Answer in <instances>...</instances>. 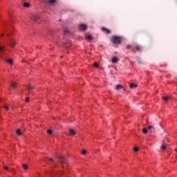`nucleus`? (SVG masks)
Returning a JSON list of instances; mask_svg holds the SVG:
<instances>
[{
    "label": "nucleus",
    "instance_id": "nucleus-1",
    "mask_svg": "<svg viewBox=\"0 0 177 177\" xmlns=\"http://www.w3.org/2000/svg\"><path fill=\"white\" fill-rule=\"evenodd\" d=\"M111 41L112 44H120L122 42V38L121 36H112Z\"/></svg>",
    "mask_w": 177,
    "mask_h": 177
},
{
    "label": "nucleus",
    "instance_id": "nucleus-2",
    "mask_svg": "<svg viewBox=\"0 0 177 177\" xmlns=\"http://www.w3.org/2000/svg\"><path fill=\"white\" fill-rule=\"evenodd\" d=\"M57 2V0H48L47 1H45V5H50L51 6H53Z\"/></svg>",
    "mask_w": 177,
    "mask_h": 177
},
{
    "label": "nucleus",
    "instance_id": "nucleus-3",
    "mask_svg": "<svg viewBox=\"0 0 177 177\" xmlns=\"http://www.w3.org/2000/svg\"><path fill=\"white\" fill-rule=\"evenodd\" d=\"M171 97H172V95H165L162 97V100L167 103L169 100H171Z\"/></svg>",
    "mask_w": 177,
    "mask_h": 177
},
{
    "label": "nucleus",
    "instance_id": "nucleus-4",
    "mask_svg": "<svg viewBox=\"0 0 177 177\" xmlns=\"http://www.w3.org/2000/svg\"><path fill=\"white\" fill-rule=\"evenodd\" d=\"M59 161L61 162L62 165H63V164L67 162V159L64 158V156H59Z\"/></svg>",
    "mask_w": 177,
    "mask_h": 177
},
{
    "label": "nucleus",
    "instance_id": "nucleus-5",
    "mask_svg": "<svg viewBox=\"0 0 177 177\" xmlns=\"http://www.w3.org/2000/svg\"><path fill=\"white\" fill-rule=\"evenodd\" d=\"M79 28L80 30H82L83 31H85V30H86V28H88V26L85 24H80L79 26Z\"/></svg>",
    "mask_w": 177,
    "mask_h": 177
},
{
    "label": "nucleus",
    "instance_id": "nucleus-6",
    "mask_svg": "<svg viewBox=\"0 0 177 177\" xmlns=\"http://www.w3.org/2000/svg\"><path fill=\"white\" fill-rule=\"evenodd\" d=\"M9 45L10 46H15L16 45V41L13 39H9Z\"/></svg>",
    "mask_w": 177,
    "mask_h": 177
},
{
    "label": "nucleus",
    "instance_id": "nucleus-7",
    "mask_svg": "<svg viewBox=\"0 0 177 177\" xmlns=\"http://www.w3.org/2000/svg\"><path fill=\"white\" fill-rule=\"evenodd\" d=\"M76 132L75 131V130L74 129H69V135H70V136H75V135H76Z\"/></svg>",
    "mask_w": 177,
    "mask_h": 177
},
{
    "label": "nucleus",
    "instance_id": "nucleus-8",
    "mask_svg": "<svg viewBox=\"0 0 177 177\" xmlns=\"http://www.w3.org/2000/svg\"><path fill=\"white\" fill-rule=\"evenodd\" d=\"M102 31H105L106 34H111V30L110 29H107L106 28H102Z\"/></svg>",
    "mask_w": 177,
    "mask_h": 177
},
{
    "label": "nucleus",
    "instance_id": "nucleus-9",
    "mask_svg": "<svg viewBox=\"0 0 177 177\" xmlns=\"http://www.w3.org/2000/svg\"><path fill=\"white\" fill-rule=\"evenodd\" d=\"M131 89H134V88H138V84H135L133 83H131L129 85Z\"/></svg>",
    "mask_w": 177,
    "mask_h": 177
},
{
    "label": "nucleus",
    "instance_id": "nucleus-10",
    "mask_svg": "<svg viewBox=\"0 0 177 177\" xmlns=\"http://www.w3.org/2000/svg\"><path fill=\"white\" fill-rule=\"evenodd\" d=\"M116 91H120V89H124V86L122 85L118 84L115 87Z\"/></svg>",
    "mask_w": 177,
    "mask_h": 177
},
{
    "label": "nucleus",
    "instance_id": "nucleus-11",
    "mask_svg": "<svg viewBox=\"0 0 177 177\" xmlns=\"http://www.w3.org/2000/svg\"><path fill=\"white\" fill-rule=\"evenodd\" d=\"M32 89H34V87H32L31 84L27 86V90L28 91V92H31Z\"/></svg>",
    "mask_w": 177,
    "mask_h": 177
},
{
    "label": "nucleus",
    "instance_id": "nucleus-12",
    "mask_svg": "<svg viewBox=\"0 0 177 177\" xmlns=\"http://www.w3.org/2000/svg\"><path fill=\"white\" fill-rule=\"evenodd\" d=\"M31 20H33V21H38V17H37V15H32Z\"/></svg>",
    "mask_w": 177,
    "mask_h": 177
},
{
    "label": "nucleus",
    "instance_id": "nucleus-13",
    "mask_svg": "<svg viewBox=\"0 0 177 177\" xmlns=\"http://www.w3.org/2000/svg\"><path fill=\"white\" fill-rule=\"evenodd\" d=\"M136 60L138 63V64H142V59H140V57H136Z\"/></svg>",
    "mask_w": 177,
    "mask_h": 177
},
{
    "label": "nucleus",
    "instance_id": "nucleus-14",
    "mask_svg": "<svg viewBox=\"0 0 177 177\" xmlns=\"http://www.w3.org/2000/svg\"><path fill=\"white\" fill-rule=\"evenodd\" d=\"M118 57H113L112 58V63H118Z\"/></svg>",
    "mask_w": 177,
    "mask_h": 177
},
{
    "label": "nucleus",
    "instance_id": "nucleus-15",
    "mask_svg": "<svg viewBox=\"0 0 177 177\" xmlns=\"http://www.w3.org/2000/svg\"><path fill=\"white\" fill-rule=\"evenodd\" d=\"M169 145H163L161 147L162 150H166V149H168Z\"/></svg>",
    "mask_w": 177,
    "mask_h": 177
},
{
    "label": "nucleus",
    "instance_id": "nucleus-16",
    "mask_svg": "<svg viewBox=\"0 0 177 177\" xmlns=\"http://www.w3.org/2000/svg\"><path fill=\"white\" fill-rule=\"evenodd\" d=\"M136 50H138V52H141V50H142V46L137 45V46H136Z\"/></svg>",
    "mask_w": 177,
    "mask_h": 177
},
{
    "label": "nucleus",
    "instance_id": "nucleus-17",
    "mask_svg": "<svg viewBox=\"0 0 177 177\" xmlns=\"http://www.w3.org/2000/svg\"><path fill=\"white\" fill-rule=\"evenodd\" d=\"M16 133L18 135V136H21V130L20 129H18L16 131Z\"/></svg>",
    "mask_w": 177,
    "mask_h": 177
},
{
    "label": "nucleus",
    "instance_id": "nucleus-18",
    "mask_svg": "<svg viewBox=\"0 0 177 177\" xmlns=\"http://www.w3.org/2000/svg\"><path fill=\"white\" fill-rule=\"evenodd\" d=\"M86 39V41H92V35H87Z\"/></svg>",
    "mask_w": 177,
    "mask_h": 177
},
{
    "label": "nucleus",
    "instance_id": "nucleus-19",
    "mask_svg": "<svg viewBox=\"0 0 177 177\" xmlns=\"http://www.w3.org/2000/svg\"><path fill=\"white\" fill-rule=\"evenodd\" d=\"M10 86H12V88H17V84H16L15 82H11Z\"/></svg>",
    "mask_w": 177,
    "mask_h": 177
},
{
    "label": "nucleus",
    "instance_id": "nucleus-20",
    "mask_svg": "<svg viewBox=\"0 0 177 177\" xmlns=\"http://www.w3.org/2000/svg\"><path fill=\"white\" fill-rule=\"evenodd\" d=\"M64 32L65 34H69L70 33V30H68V29L67 28H64Z\"/></svg>",
    "mask_w": 177,
    "mask_h": 177
},
{
    "label": "nucleus",
    "instance_id": "nucleus-21",
    "mask_svg": "<svg viewBox=\"0 0 177 177\" xmlns=\"http://www.w3.org/2000/svg\"><path fill=\"white\" fill-rule=\"evenodd\" d=\"M6 62H7V63L8 64H13V59H6Z\"/></svg>",
    "mask_w": 177,
    "mask_h": 177
},
{
    "label": "nucleus",
    "instance_id": "nucleus-22",
    "mask_svg": "<svg viewBox=\"0 0 177 177\" xmlns=\"http://www.w3.org/2000/svg\"><path fill=\"white\" fill-rule=\"evenodd\" d=\"M126 48H127V49H132V45H131V44H127V45L126 46Z\"/></svg>",
    "mask_w": 177,
    "mask_h": 177
},
{
    "label": "nucleus",
    "instance_id": "nucleus-23",
    "mask_svg": "<svg viewBox=\"0 0 177 177\" xmlns=\"http://www.w3.org/2000/svg\"><path fill=\"white\" fill-rule=\"evenodd\" d=\"M93 66H94V67H96V68H99V64H97V62H95V63L93 64Z\"/></svg>",
    "mask_w": 177,
    "mask_h": 177
},
{
    "label": "nucleus",
    "instance_id": "nucleus-24",
    "mask_svg": "<svg viewBox=\"0 0 177 177\" xmlns=\"http://www.w3.org/2000/svg\"><path fill=\"white\" fill-rule=\"evenodd\" d=\"M47 133H48V135H52V133H53V131H52L51 129H48L47 131Z\"/></svg>",
    "mask_w": 177,
    "mask_h": 177
},
{
    "label": "nucleus",
    "instance_id": "nucleus-25",
    "mask_svg": "<svg viewBox=\"0 0 177 177\" xmlns=\"http://www.w3.org/2000/svg\"><path fill=\"white\" fill-rule=\"evenodd\" d=\"M46 160H48V161H53V158H46V159H44L45 162H46Z\"/></svg>",
    "mask_w": 177,
    "mask_h": 177
},
{
    "label": "nucleus",
    "instance_id": "nucleus-26",
    "mask_svg": "<svg viewBox=\"0 0 177 177\" xmlns=\"http://www.w3.org/2000/svg\"><path fill=\"white\" fill-rule=\"evenodd\" d=\"M24 6L25 8H28V7L30 6V3H24Z\"/></svg>",
    "mask_w": 177,
    "mask_h": 177
},
{
    "label": "nucleus",
    "instance_id": "nucleus-27",
    "mask_svg": "<svg viewBox=\"0 0 177 177\" xmlns=\"http://www.w3.org/2000/svg\"><path fill=\"white\" fill-rule=\"evenodd\" d=\"M4 109H5V110H6L8 111V110H9V105L8 104H6L4 106Z\"/></svg>",
    "mask_w": 177,
    "mask_h": 177
},
{
    "label": "nucleus",
    "instance_id": "nucleus-28",
    "mask_svg": "<svg viewBox=\"0 0 177 177\" xmlns=\"http://www.w3.org/2000/svg\"><path fill=\"white\" fill-rule=\"evenodd\" d=\"M22 167L24 169H28V166H27V165H22Z\"/></svg>",
    "mask_w": 177,
    "mask_h": 177
},
{
    "label": "nucleus",
    "instance_id": "nucleus-29",
    "mask_svg": "<svg viewBox=\"0 0 177 177\" xmlns=\"http://www.w3.org/2000/svg\"><path fill=\"white\" fill-rule=\"evenodd\" d=\"M142 132L143 133H147V129H143Z\"/></svg>",
    "mask_w": 177,
    "mask_h": 177
},
{
    "label": "nucleus",
    "instance_id": "nucleus-30",
    "mask_svg": "<svg viewBox=\"0 0 177 177\" xmlns=\"http://www.w3.org/2000/svg\"><path fill=\"white\" fill-rule=\"evenodd\" d=\"M25 102H26V103H28V102H30V97H26Z\"/></svg>",
    "mask_w": 177,
    "mask_h": 177
},
{
    "label": "nucleus",
    "instance_id": "nucleus-31",
    "mask_svg": "<svg viewBox=\"0 0 177 177\" xmlns=\"http://www.w3.org/2000/svg\"><path fill=\"white\" fill-rule=\"evenodd\" d=\"M2 52H3V47L0 46V53H1Z\"/></svg>",
    "mask_w": 177,
    "mask_h": 177
},
{
    "label": "nucleus",
    "instance_id": "nucleus-32",
    "mask_svg": "<svg viewBox=\"0 0 177 177\" xmlns=\"http://www.w3.org/2000/svg\"><path fill=\"white\" fill-rule=\"evenodd\" d=\"M148 129H153L154 131V127L153 126H149Z\"/></svg>",
    "mask_w": 177,
    "mask_h": 177
},
{
    "label": "nucleus",
    "instance_id": "nucleus-33",
    "mask_svg": "<svg viewBox=\"0 0 177 177\" xmlns=\"http://www.w3.org/2000/svg\"><path fill=\"white\" fill-rule=\"evenodd\" d=\"M82 154H83V155L86 154V150H83V151H82Z\"/></svg>",
    "mask_w": 177,
    "mask_h": 177
},
{
    "label": "nucleus",
    "instance_id": "nucleus-34",
    "mask_svg": "<svg viewBox=\"0 0 177 177\" xmlns=\"http://www.w3.org/2000/svg\"><path fill=\"white\" fill-rule=\"evenodd\" d=\"M134 151H139V148L138 147H135L134 148Z\"/></svg>",
    "mask_w": 177,
    "mask_h": 177
},
{
    "label": "nucleus",
    "instance_id": "nucleus-35",
    "mask_svg": "<svg viewBox=\"0 0 177 177\" xmlns=\"http://www.w3.org/2000/svg\"><path fill=\"white\" fill-rule=\"evenodd\" d=\"M4 169H6V170H8V167L5 166V167H4Z\"/></svg>",
    "mask_w": 177,
    "mask_h": 177
},
{
    "label": "nucleus",
    "instance_id": "nucleus-36",
    "mask_svg": "<svg viewBox=\"0 0 177 177\" xmlns=\"http://www.w3.org/2000/svg\"><path fill=\"white\" fill-rule=\"evenodd\" d=\"M64 46H67V42H65V43H64Z\"/></svg>",
    "mask_w": 177,
    "mask_h": 177
},
{
    "label": "nucleus",
    "instance_id": "nucleus-37",
    "mask_svg": "<svg viewBox=\"0 0 177 177\" xmlns=\"http://www.w3.org/2000/svg\"><path fill=\"white\" fill-rule=\"evenodd\" d=\"M133 52H135V50H134V49H133Z\"/></svg>",
    "mask_w": 177,
    "mask_h": 177
},
{
    "label": "nucleus",
    "instance_id": "nucleus-38",
    "mask_svg": "<svg viewBox=\"0 0 177 177\" xmlns=\"http://www.w3.org/2000/svg\"><path fill=\"white\" fill-rule=\"evenodd\" d=\"M124 91H125V88H124Z\"/></svg>",
    "mask_w": 177,
    "mask_h": 177
}]
</instances>
